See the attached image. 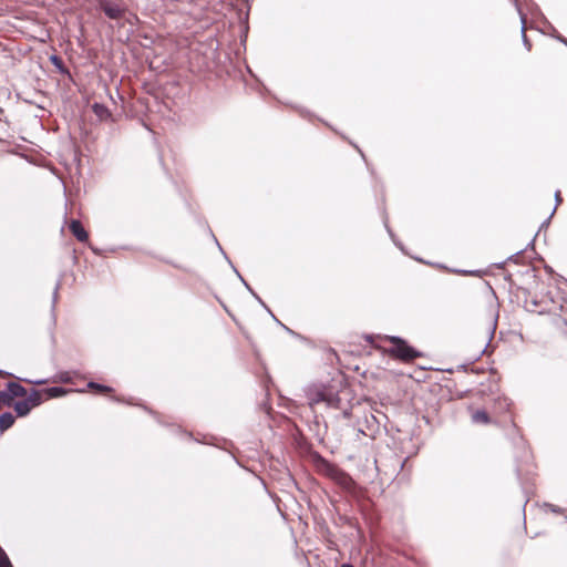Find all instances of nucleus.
<instances>
[{
  "mask_svg": "<svg viewBox=\"0 0 567 567\" xmlns=\"http://www.w3.org/2000/svg\"><path fill=\"white\" fill-rule=\"evenodd\" d=\"M308 402L310 406L326 404L331 408H340L341 398L331 388L315 385L308 389Z\"/></svg>",
  "mask_w": 567,
  "mask_h": 567,
  "instance_id": "obj_1",
  "label": "nucleus"
},
{
  "mask_svg": "<svg viewBox=\"0 0 567 567\" xmlns=\"http://www.w3.org/2000/svg\"><path fill=\"white\" fill-rule=\"evenodd\" d=\"M389 341L392 347L389 352L403 361H410L420 355L417 351L409 347L403 340L396 337H390Z\"/></svg>",
  "mask_w": 567,
  "mask_h": 567,
  "instance_id": "obj_2",
  "label": "nucleus"
},
{
  "mask_svg": "<svg viewBox=\"0 0 567 567\" xmlns=\"http://www.w3.org/2000/svg\"><path fill=\"white\" fill-rule=\"evenodd\" d=\"M70 229L72 234L80 240V241H86L87 240V233L82 227L81 223L78 220H72L70 224Z\"/></svg>",
  "mask_w": 567,
  "mask_h": 567,
  "instance_id": "obj_3",
  "label": "nucleus"
},
{
  "mask_svg": "<svg viewBox=\"0 0 567 567\" xmlns=\"http://www.w3.org/2000/svg\"><path fill=\"white\" fill-rule=\"evenodd\" d=\"M103 11L111 19H118L122 17V9L116 4L105 3L103 6Z\"/></svg>",
  "mask_w": 567,
  "mask_h": 567,
  "instance_id": "obj_4",
  "label": "nucleus"
},
{
  "mask_svg": "<svg viewBox=\"0 0 567 567\" xmlns=\"http://www.w3.org/2000/svg\"><path fill=\"white\" fill-rule=\"evenodd\" d=\"M70 392H71V390H68V389H64V388H59V386L49 388V389L43 390L45 399H53V398L63 396V395H66Z\"/></svg>",
  "mask_w": 567,
  "mask_h": 567,
  "instance_id": "obj_5",
  "label": "nucleus"
},
{
  "mask_svg": "<svg viewBox=\"0 0 567 567\" xmlns=\"http://www.w3.org/2000/svg\"><path fill=\"white\" fill-rule=\"evenodd\" d=\"M14 423V416L11 413H3L0 415V432H4Z\"/></svg>",
  "mask_w": 567,
  "mask_h": 567,
  "instance_id": "obj_6",
  "label": "nucleus"
},
{
  "mask_svg": "<svg viewBox=\"0 0 567 567\" xmlns=\"http://www.w3.org/2000/svg\"><path fill=\"white\" fill-rule=\"evenodd\" d=\"M43 395V391H32L27 401H29V404L33 408L42 403L44 400Z\"/></svg>",
  "mask_w": 567,
  "mask_h": 567,
  "instance_id": "obj_7",
  "label": "nucleus"
},
{
  "mask_svg": "<svg viewBox=\"0 0 567 567\" xmlns=\"http://www.w3.org/2000/svg\"><path fill=\"white\" fill-rule=\"evenodd\" d=\"M32 406L29 404V401H21L14 404V410L19 416H24L31 411Z\"/></svg>",
  "mask_w": 567,
  "mask_h": 567,
  "instance_id": "obj_8",
  "label": "nucleus"
},
{
  "mask_svg": "<svg viewBox=\"0 0 567 567\" xmlns=\"http://www.w3.org/2000/svg\"><path fill=\"white\" fill-rule=\"evenodd\" d=\"M8 390L12 396H24L27 394L25 389L14 382L8 384Z\"/></svg>",
  "mask_w": 567,
  "mask_h": 567,
  "instance_id": "obj_9",
  "label": "nucleus"
},
{
  "mask_svg": "<svg viewBox=\"0 0 567 567\" xmlns=\"http://www.w3.org/2000/svg\"><path fill=\"white\" fill-rule=\"evenodd\" d=\"M93 112L94 114L100 118V120H106L109 116H110V112L109 110L102 105V104H99V103H95L93 106Z\"/></svg>",
  "mask_w": 567,
  "mask_h": 567,
  "instance_id": "obj_10",
  "label": "nucleus"
},
{
  "mask_svg": "<svg viewBox=\"0 0 567 567\" xmlns=\"http://www.w3.org/2000/svg\"><path fill=\"white\" fill-rule=\"evenodd\" d=\"M54 381L62 383H72L73 379L70 372H61L55 377Z\"/></svg>",
  "mask_w": 567,
  "mask_h": 567,
  "instance_id": "obj_11",
  "label": "nucleus"
},
{
  "mask_svg": "<svg viewBox=\"0 0 567 567\" xmlns=\"http://www.w3.org/2000/svg\"><path fill=\"white\" fill-rule=\"evenodd\" d=\"M472 417H473V421L476 423H487L488 422V416H487L486 412H484V411H476Z\"/></svg>",
  "mask_w": 567,
  "mask_h": 567,
  "instance_id": "obj_12",
  "label": "nucleus"
},
{
  "mask_svg": "<svg viewBox=\"0 0 567 567\" xmlns=\"http://www.w3.org/2000/svg\"><path fill=\"white\" fill-rule=\"evenodd\" d=\"M0 567H12L7 554L0 547Z\"/></svg>",
  "mask_w": 567,
  "mask_h": 567,
  "instance_id": "obj_13",
  "label": "nucleus"
},
{
  "mask_svg": "<svg viewBox=\"0 0 567 567\" xmlns=\"http://www.w3.org/2000/svg\"><path fill=\"white\" fill-rule=\"evenodd\" d=\"M87 386H89L90 389H92V390H96V391H100V392H110V391H111V389H110V388H107V386H105V385L97 384V383H95V382H90V383L87 384Z\"/></svg>",
  "mask_w": 567,
  "mask_h": 567,
  "instance_id": "obj_14",
  "label": "nucleus"
},
{
  "mask_svg": "<svg viewBox=\"0 0 567 567\" xmlns=\"http://www.w3.org/2000/svg\"><path fill=\"white\" fill-rule=\"evenodd\" d=\"M25 382H29V383H32V384H37V385H40V384H44L45 381L44 380H35V381H32V380H24Z\"/></svg>",
  "mask_w": 567,
  "mask_h": 567,
  "instance_id": "obj_15",
  "label": "nucleus"
},
{
  "mask_svg": "<svg viewBox=\"0 0 567 567\" xmlns=\"http://www.w3.org/2000/svg\"><path fill=\"white\" fill-rule=\"evenodd\" d=\"M555 198H556L557 204H559V203H560V200H561V198H560V193H559V192H556V194H555Z\"/></svg>",
  "mask_w": 567,
  "mask_h": 567,
  "instance_id": "obj_16",
  "label": "nucleus"
},
{
  "mask_svg": "<svg viewBox=\"0 0 567 567\" xmlns=\"http://www.w3.org/2000/svg\"><path fill=\"white\" fill-rule=\"evenodd\" d=\"M463 275H475V271H460Z\"/></svg>",
  "mask_w": 567,
  "mask_h": 567,
  "instance_id": "obj_17",
  "label": "nucleus"
},
{
  "mask_svg": "<svg viewBox=\"0 0 567 567\" xmlns=\"http://www.w3.org/2000/svg\"><path fill=\"white\" fill-rule=\"evenodd\" d=\"M341 567H353V566H351V565H349V564H344V565H342Z\"/></svg>",
  "mask_w": 567,
  "mask_h": 567,
  "instance_id": "obj_18",
  "label": "nucleus"
},
{
  "mask_svg": "<svg viewBox=\"0 0 567 567\" xmlns=\"http://www.w3.org/2000/svg\"><path fill=\"white\" fill-rule=\"evenodd\" d=\"M4 374H6L4 372L0 371V375H4Z\"/></svg>",
  "mask_w": 567,
  "mask_h": 567,
  "instance_id": "obj_19",
  "label": "nucleus"
}]
</instances>
